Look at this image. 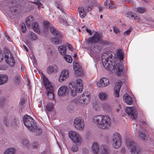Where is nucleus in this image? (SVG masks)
Here are the masks:
<instances>
[{"mask_svg": "<svg viewBox=\"0 0 154 154\" xmlns=\"http://www.w3.org/2000/svg\"><path fill=\"white\" fill-rule=\"evenodd\" d=\"M114 57L112 54H103L102 56V61L104 67L109 71H115L118 75H120L123 69L122 65L119 63H114Z\"/></svg>", "mask_w": 154, "mask_h": 154, "instance_id": "nucleus-1", "label": "nucleus"}, {"mask_svg": "<svg viewBox=\"0 0 154 154\" xmlns=\"http://www.w3.org/2000/svg\"><path fill=\"white\" fill-rule=\"evenodd\" d=\"M93 121L98 128L101 129H108L111 126V120L108 115H100L95 116L93 118Z\"/></svg>", "mask_w": 154, "mask_h": 154, "instance_id": "nucleus-2", "label": "nucleus"}, {"mask_svg": "<svg viewBox=\"0 0 154 154\" xmlns=\"http://www.w3.org/2000/svg\"><path fill=\"white\" fill-rule=\"evenodd\" d=\"M76 83L70 82L69 85V91L72 96H75L77 93H80L83 90V85L82 79H78L76 80Z\"/></svg>", "mask_w": 154, "mask_h": 154, "instance_id": "nucleus-3", "label": "nucleus"}, {"mask_svg": "<svg viewBox=\"0 0 154 154\" xmlns=\"http://www.w3.org/2000/svg\"><path fill=\"white\" fill-rule=\"evenodd\" d=\"M43 84L47 91V95L49 99L53 100L54 98L53 86L46 77H43Z\"/></svg>", "mask_w": 154, "mask_h": 154, "instance_id": "nucleus-4", "label": "nucleus"}, {"mask_svg": "<svg viewBox=\"0 0 154 154\" xmlns=\"http://www.w3.org/2000/svg\"><path fill=\"white\" fill-rule=\"evenodd\" d=\"M51 32L55 36V38H52L51 39L52 42L55 45H59L61 43L62 35L59 31L57 30L53 26L50 27Z\"/></svg>", "mask_w": 154, "mask_h": 154, "instance_id": "nucleus-5", "label": "nucleus"}, {"mask_svg": "<svg viewBox=\"0 0 154 154\" xmlns=\"http://www.w3.org/2000/svg\"><path fill=\"white\" fill-rule=\"evenodd\" d=\"M23 120L24 125L31 131H33L36 127V123L32 118L30 116L26 115L23 117Z\"/></svg>", "mask_w": 154, "mask_h": 154, "instance_id": "nucleus-6", "label": "nucleus"}, {"mask_svg": "<svg viewBox=\"0 0 154 154\" xmlns=\"http://www.w3.org/2000/svg\"><path fill=\"white\" fill-rule=\"evenodd\" d=\"M112 140V144L113 147L115 149H118L121 146L122 139L120 134L116 132L113 134Z\"/></svg>", "mask_w": 154, "mask_h": 154, "instance_id": "nucleus-7", "label": "nucleus"}, {"mask_svg": "<svg viewBox=\"0 0 154 154\" xmlns=\"http://www.w3.org/2000/svg\"><path fill=\"white\" fill-rule=\"evenodd\" d=\"M89 94L88 92H86L85 94H83L78 99V101L81 104V105H86L89 102L90 98Z\"/></svg>", "mask_w": 154, "mask_h": 154, "instance_id": "nucleus-8", "label": "nucleus"}, {"mask_svg": "<svg viewBox=\"0 0 154 154\" xmlns=\"http://www.w3.org/2000/svg\"><path fill=\"white\" fill-rule=\"evenodd\" d=\"M69 136L70 138L75 143H80L81 141V139L79 134L73 131H69Z\"/></svg>", "mask_w": 154, "mask_h": 154, "instance_id": "nucleus-9", "label": "nucleus"}, {"mask_svg": "<svg viewBox=\"0 0 154 154\" xmlns=\"http://www.w3.org/2000/svg\"><path fill=\"white\" fill-rule=\"evenodd\" d=\"M74 125L77 129L81 131L83 130L84 125L83 121L81 118H76L74 121Z\"/></svg>", "mask_w": 154, "mask_h": 154, "instance_id": "nucleus-10", "label": "nucleus"}, {"mask_svg": "<svg viewBox=\"0 0 154 154\" xmlns=\"http://www.w3.org/2000/svg\"><path fill=\"white\" fill-rule=\"evenodd\" d=\"M100 40V36L97 32H96L94 35L87 40L88 43L94 44L99 42Z\"/></svg>", "mask_w": 154, "mask_h": 154, "instance_id": "nucleus-11", "label": "nucleus"}, {"mask_svg": "<svg viewBox=\"0 0 154 154\" xmlns=\"http://www.w3.org/2000/svg\"><path fill=\"white\" fill-rule=\"evenodd\" d=\"M109 84V80L107 78H102L99 82H97V85L99 87H104L108 86Z\"/></svg>", "mask_w": 154, "mask_h": 154, "instance_id": "nucleus-12", "label": "nucleus"}, {"mask_svg": "<svg viewBox=\"0 0 154 154\" xmlns=\"http://www.w3.org/2000/svg\"><path fill=\"white\" fill-rule=\"evenodd\" d=\"M126 113L132 118V120H135V109L132 107H127L125 109Z\"/></svg>", "mask_w": 154, "mask_h": 154, "instance_id": "nucleus-13", "label": "nucleus"}, {"mask_svg": "<svg viewBox=\"0 0 154 154\" xmlns=\"http://www.w3.org/2000/svg\"><path fill=\"white\" fill-rule=\"evenodd\" d=\"M69 70L65 69L63 70L59 77V80L60 82H62L67 78L69 76Z\"/></svg>", "mask_w": 154, "mask_h": 154, "instance_id": "nucleus-14", "label": "nucleus"}, {"mask_svg": "<svg viewBox=\"0 0 154 154\" xmlns=\"http://www.w3.org/2000/svg\"><path fill=\"white\" fill-rule=\"evenodd\" d=\"M135 122H137V124L139 123L140 126V129L141 131H144L145 130V128H146L147 126L146 123L144 121L140 120L138 121L137 119V114H136V111L135 110Z\"/></svg>", "mask_w": 154, "mask_h": 154, "instance_id": "nucleus-15", "label": "nucleus"}, {"mask_svg": "<svg viewBox=\"0 0 154 154\" xmlns=\"http://www.w3.org/2000/svg\"><path fill=\"white\" fill-rule=\"evenodd\" d=\"M142 22L150 25L152 28H154V21L149 17H143L142 19Z\"/></svg>", "mask_w": 154, "mask_h": 154, "instance_id": "nucleus-16", "label": "nucleus"}, {"mask_svg": "<svg viewBox=\"0 0 154 154\" xmlns=\"http://www.w3.org/2000/svg\"><path fill=\"white\" fill-rule=\"evenodd\" d=\"M123 99L127 104L131 105L132 104V99L128 94L126 93L124 95Z\"/></svg>", "mask_w": 154, "mask_h": 154, "instance_id": "nucleus-17", "label": "nucleus"}, {"mask_svg": "<svg viewBox=\"0 0 154 154\" xmlns=\"http://www.w3.org/2000/svg\"><path fill=\"white\" fill-rule=\"evenodd\" d=\"M67 88L65 86H62L60 87L58 91V94L59 95L63 96L64 95L67 91Z\"/></svg>", "mask_w": 154, "mask_h": 154, "instance_id": "nucleus-18", "label": "nucleus"}, {"mask_svg": "<svg viewBox=\"0 0 154 154\" xmlns=\"http://www.w3.org/2000/svg\"><path fill=\"white\" fill-rule=\"evenodd\" d=\"M122 86V83L118 82L115 85L114 88V95L115 97H119V92Z\"/></svg>", "mask_w": 154, "mask_h": 154, "instance_id": "nucleus-19", "label": "nucleus"}, {"mask_svg": "<svg viewBox=\"0 0 154 154\" xmlns=\"http://www.w3.org/2000/svg\"><path fill=\"white\" fill-rule=\"evenodd\" d=\"M127 146L129 148L131 154H135V143L134 141L127 142Z\"/></svg>", "mask_w": 154, "mask_h": 154, "instance_id": "nucleus-20", "label": "nucleus"}, {"mask_svg": "<svg viewBox=\"0 0 154 154\" xmlns=\"http://www.w3.org/2000/svg\"><path fill=\"white\" fill-rule=\"evenodd\" d=\"M78 11L80 16L82 18H83L86 15V13L84 10V7H79L78 8Z\"/></svg>", "mask_w": 154, "mask_h": 154, "instance_id": "nucleus-21", "label": "nucleus"}, {"mask_svg": "<svg viewBox=\"0 0 154 154\" xmlns=\"http://www.w3.org/2000/svg\"><path fill=\"white\" fill-rule=\"evenodd\" d=\"M75 104V102L74 100H72L69 103L67 109L70 112H72L74 111V106Z\"/></svg>", "mask_w": 154, "mask_h": 154, "instance_id": "nucleus-22", "label": "nucleus"}, {"mask_svg": "<svg viewBox=\"0 0 154 154\" xmlns=\"http://www.w3.org/2000/svg\"><path fill=\"white\" fill-rule=\"evenodd\" d=\"M8 76L6 74H0V85L6 83L8 80Z\"/></svg>", "mask_w": 154, "mask_h": 154, "instance_id": "nucleus-23", "label": "nucleus"}, {"mask_svg": "<svg viewBox=\"0 0 154 154\" xmlns=\"http://www.w3.org/2000/svg\"><path fill=\"white\" fill-rule=\"evenodd\" d=\"M105 5L106 8L112 9L115 7V6L112 4L110 0H107L105 2Z\"/></svg>", "mask_w": 154, "mask_h": 154, "instance_id": "nucleus-24", "label": "nucleus"}, {"mask_svg": "<svg viewBox=\"0 0 154 154\" xmlns=\"http://www.w3.org/2000/svg\"><path fill=\"white\" fill-rule=\"evenodd\" d=\"M116 55L117 57L120 60H122L124 59L123 54L122 52V50L119 49L117 50L116 53Z\"/></svg>", "mask_w": 154, "mask_h": 154, "instance_id": "nucleus-25", "label": "nucleus"}, {"mask_svg": "<svg viewBox=\"0 0 154 154\" xmlns=\"http://www.w3.org/2000/svg\"><path fill=\"white\" fill-rule=\"evenodd\" d=\"M28 37L31 41L36 40L38 38L37 35L32 32H29V33Z\"/></svg>", "mask_w": 154, "mask_h": 154, "instance_id": "nucleus-26", "label": "nucleus"}, {"mask_svg": "<svg viewBox=\"0 0 154 154\" xmlns=\"http://www.w3.org/2000/svg\"><path fill=\"white\" fill-rule=\"evenodd\" d=\"M92 150L95 154H97L99 150V147L97 142H94L92 146Z\"/></svg>", "mask_w": 154, "mask_h": 154, "instance_id": "nucleus-27", "label": "nucleus"}, {"mask_svg": "<svg viewBox=\"0 0 154 154\" xmlns=\"http://www.w3.org/2000/svg\"><path fill=\"white\" fill-rule=\"evenodd\" d=\"M32 26L33 30L35 32L37 33L40 32V29L38 23H37L36 22L33 23L32 24Z\"/></svg>", "mask_w": 154, "mask_h": 154, "instance_id": "nucleus-28", "label": "nucleus"}, {"mask_svg": "<svg viewBox=\"0 0 154 154\" xmlns=\"http://www.w3.org/2000/svg\"><path fill=\"white\" fill-rule=\"evenodd\" d=\"M53 109V104L52 103L48 102L46 106V111L48 112L51 111Z\"/></svg>", "mask_w": 154, "mask_h": 154, "instance_id": "nucleus-29", "label": "nucleus"}, {"mask_svg": "<svg viewBox=\"0 0 154 154\" xmlns=\"http://www.w3.org/2000/svg\"><path fill=\"white\" fill-rule=\"evenodd\" d=\"M66 47L64 46L60 45L58 47V50L60 53L63 55L66 54Z\"/></svg>", "mask_w": 154, "mask_h": 154, "instance_id": "nucleus-30", "label": "nucleus"}, {"mask_svg": "<svg viewBox=\"0 0 154 154\" xmlns=\"http://www.w3.org/2000/svg\"><path fill=\"white\" fill-rule=\"evenodd\" d=\"M7 63L11 66H13L15 64V60L13 56L10 57L8 60L6 59Z\"/></svg>", "mask_w": 154, "mask_h": 154, "instance_id": "nucleus-31", "label": "nucleus"}, {"mask_svg": "<svg viewBox=\"0 0 154 154\" xmlns=\"http://www.w3.org/2000/svg\"><path fill=\"white\" fill-rule=\"evenodd\" d=\"M74 69L75 71V74L76 76L79 77L80 76L82 75L83 74V71L80 69L76 67H74Z\"/></svg>", "mask_w": 154, "mask_h": 154, "instance_id": "nucleus-32", "label": "nucleus"}, {"mask_svg": "<svg viewBox=\"0 0 154 154\" xmlns=\"http://www.w3.org/2000/svg\"><path fill=\"white\" fill-rule=\"evenodd\" d=\"M91 6H87L85 7V11L87 12H89L91 11L92 8V6H94L96 5V3L95 2L93 1L92 2Z\"/></svg>", "mask_w": 154, "mask_h": 154, "instance_id": "nucleus-33", "label": "nucleus"}, {"mask_svg": "<svg viewBox=\"0 0 154 154\" xmlns=\"http://www.w3.org/2000/svg\"><path fill=\"white\" fill-rule=\"evenodd\" d=\"M3 122L5 125L7 126L9 125L11 123V119L9 117L7 116L4 117Z\"/></svg>", "mask_w": 154, "mask_h": 154, "instance_id": "nucleus-34", "label": "nucleus"}, {"mask_svg": "<svg viewBox=\"0 0 154 154\" xmlns=\"http://www.w3.org/2000/svg\"><path fill=\"white\" fill-rule=\"evenodd\" d=\"M15 149L14 148H10L6 149L4 152V154H14Z\"/></svg>", "mask_w": 154, "mask_h": 154, "instance_id": "nucleus-35", "label": "nucleus"}, {"mask_svg": "<svg viewBox=\"0 0 154 154\" xmlns=\"http://www.w3.org/2000/svg\"><path fill=\"white\" fill-rule=\"evenodd\" d=\"M98 96L100 99L102 100H105L107 97V94L103 92L100 93Z\"/></svg>", "mask_w": 154, "mask_h": 154, "instance_id": "nucleus-36", "label": "nucleus"}, {"mask_svg": "<svg viewBox=\"0 0 154 154\" xmlns=\"http://www.w3.org/2000/svg\"><path fill=\"white\" fill-rule=\"evenodd\" d=\"M32 132H36V135H39L41 134L42 132V130L41 128H38L36 124V127L35 128V129L33 131H31Z\"/></svg>", "mask_w": 154, "mask_h": 154, "instance_id": "nucleus-37", "label": "nucleus"}, {"mask_svg": "<svg viewBox=\"0 0 154 154\" xmlns=\"http://www.w3.org/2000/svg\"><path fill=\"white\" fill-rule=\"evenodd\" d=\"M101 149V154H109V151L106 145H102Z\"/></svg>", "mask_w": 154, "mask_h": 154, "instance_id": "nucleus-38", "label": "nucleus"}, {"mask_svg": "<svg viewBox=\"0 0 154 154\" xmlns=\"http://www.w3.org/2000/svg\"><path fill=\"white\" fill-rule=\"evenodd\" d=\"M50 25V23L48 21H45L43 23L44 31H47L48 30V28Z\"/></svg>", "mask_w": 154, "mask_h": 154, "instance_id": "nucleus-39", "label": "nucleus"}, {"mask_svg": "<svg viewBox=\"0 0 154 154\" xmlns=\"http://www.w3.org/2000/svg\"><path fill=\"white\" fill-rule=\"evenodd\" d=\"M66 61L69 63H71L72 62V59L71 56L69 55H66L63 57Z\"/></svg>", "mask_w": 154, "mask_h": 154, "instance_id": "nucleus-40", "label": "nucleus"}, {"mask_svg": "<svg viewBox=\"0 0 154 154\" xmlns=\"http://www.w3.org/2000/svg\"><path fill=\"white\" fill-rule=\"evenodd\" d=\"M139 138L142 140L144 141L147 138L146 134L143 132H140L139 133Z\"/></svg>", "mask_w": 154, "mask_h": 154, "instance_id": "nucleus-41", "label": "nucleus"}, {"mask_svg": "<svg viewBox=\"0 0 154 154\" xmlns=\"http://www.w3.org/2000/svg\"><path fill=\"white\" fill-rule=\"evenodd\" d=\"M33 17L32 16H29L28 18H27L26 20V26H29L30 25L31 23V21L32 20H30V19L33 20Z\"/></svg>", "mask_w": 154, "mask_h": 154, "instance_id": "nucleus-42", "label": "nucleus"}, {"mask_svg": "<svg viewBox=\"0 0 154 154\" xmlns=\"http://www.w3.org/2000/svg\"><path fill=\"white\" fill-rule=\"evenodd\" d=\"M101 47L99 45H96L93 47L94 51L96 53H99L101 50Z\"/></svg>", "mask_w": 154, "mask_h": 154, "instance_id": "nucleus-43", "label": "nucleus"}, {"mask_svg": "<svg viewBox=\"0 0 154 154\" xmlns=\"http://www.w3.org/2000/svg\"><path fill=\"white\" fill-rule=\"evenodd\" d=\"M136 12L140 14H143L146 11L145 8L142 7H138L137 8Z\"/></svg>", "mask_w": 154, "mask_h": 154, "instance_id": "nucleus-44", "label": "nucleus"}, {"mask_svg": "<svg viewBox=\"0 0 154 154\" xmlns=\"http://www.w3.org/2000/svg\"><path fill=\"white\" fill-rule=\"evenodd\" d=\"M39 144L37 141H35L32 143V147L34 149H36L39 147Z\"/></svg>", "mask_w": 154, "mask_h": 154, "instance_id": "nucleus-45", "label": "nucleus"}, {"mask_svg": "<svg viewBox=\"0 0 154 154\" xmlns=\"http://www.w3.org/2000/svg\"><path fill=\"white\" fill-rule=\"evenodd\" d=\"M54 71V67L51 66H49L47 69V72L49 74H51Z\"/></svg>", "mask_w": 154, "mask_h": 154, "instance_id": "nucleus-46", "label": "nucleus"}, {"mask_svg": "<svg viewBox=\"0 0 154 154\" xmlns=\"http://www.w3.org/2000/svg\"><path fill=\"white\" fill-rule=\"evenodd\" d=\"M99 43L101 45H105L110 44V42H109L107 41L102 40L101 38Z\"/></svg>", "mask_w": 154, "mask_h": 154, "instance_id": "nucleus-47", "label": "nucleus"}, {"mask_svg": "<svg viewBox=\"0 0 154 154\" xmlns=\"http://www.w3.org/2000/svg\"><path fill=\"white\" fill-rule=\"evenodd\" d=\"M125 15L126 17H129L130 19H135L134 17V16L132 14L131 12H128Z\"/></svg>", "mask_w": 154, "mask_h": 154, "instance_id": "nucleus-48", "label": "nucleus"}, {"mask_svg": "<svg viewBox=\"0 0 154 154\" xmlns=\"http://www.w3.org/2000/svg\"><path fill=\"white\" fill-rule=\"evenodd\" d=\"M56 6L57 8L59 9L61 12H64V9L63 8V6L62 5H60L58 3H57Z\"/></svg>", "mask_w": 154, "mask_h": 154, "instance_id": "nucleus-49", "label": "nucleus"}, {"mask_svg": "<svg viewBox=\"0 0 154 154\" xmlns=\"http://www.w3.org/2000/svg\"><path fill=\"white\" fill-rule=\"evenodd\" d=\"M20 26L22 32L23 33L25 32L26 31V28L25 23H23L21 24Z\"/></svg>", "mask_w": 154, "mask_h": 154, "instance_id": "nucleus-50", "label": "nucleus"}, {"mask_svg": "<svg viewBox=\"0 0 154 154\" xmlns=\"http://www.w3.org/2000/svg\"><path fill=\"white\" fill-rule=\"evenodd\" d=\"M71 149L73 152H76L78 149V145H72L71 147Z\"/></svg>", "mask_w": 154, "mask_h": 154, "instance_id": "nucleus-51", "label": "nucleus"}, {"mask_svg": "<svg viewBox=\"0 0 154 154\" xmlns=\"http://www.w3.org/2000/svg\"><path fill=\"white\" fill-rule=\"evenodd\" d=\"M14 82L16 84H19L20 82V77L19 75H17L15 77Z\"/></svg>", "mask_w": 154, "mask_h": 154, "instance_id": "nucleus-52", "label": "nucleus"}, {"mask_svg": "<svg viewBox=\"0 0 154 154\" xmlns=\"http://www.w3.org/2000/svg\"><path fill=\"white\" fill-rule=\"evenodd\" d=\"M22 144L24 146L28 147L29 145L28 140L26 139H23L22 141Z\"/></svg>", "mask_w": 154, "mask_h": 154, "instance_id": "nucleus-53", "label": "nucleus"}, {"mask_svg": "<svg viewBox=\"0 0 154 154\" xmlns=\"http://www.w3.org/2000/svg\"><path fill=\"white\" fill-rule=\"evenodd\" d=\"M113 30L115 34H117L120 33V30L116 26H114Z\"/></svg>", "mask_w": 154, "mask_h": 154, "instance_id": "nucleus-54", "label": "nucleus"}, {"mask_svg": "<svg viewBox=\"0 0 154 154\" xmlns=\"http://www.w3.org/2000/svg\"><path fill=\"white\" fill-rule=\"evenodd\" d=\"M6 102V99L2 98L0 99V105L2 106Z\"/></svg>", "mask_w": 154, "mask_h": 154, "instance_id": "nucleus-55", "label": "nucleus"}, {"mask_svg": "<svg viewBox=\"0 0 154 154\" xmlns=\"http://www.w3.org/2000/svg\"><path fill=\"white\" fill-rule=\"evenodd\" d=\"M8 66L5 65H0V70H5L8 69Z\"/></svg>", "mask_w": 154, "mask_h": 154, "instance_id": "nucleus-56", "label": "nucleus"}, {"mask_svg": "<svg viewBox=\"0 0 154 154\" xmlns=\"http://www.w3.org/2000/svg\"><path fill=\"white\" fill-rule=\"evenodd\" d=\"M66 46L68 47V48L71 51L73 50V48L71 45L69 43H67L66 44Z\"/></svg>", "mask_w": 154, "mask_h": 154, "instance_id": "nucleus-57", "label": "nucleus"}, {"mask_svg": "<svg viewBox=\"0 0 154 154\" xmlns=\"http://www.w3.org/2000/svg\"><path fill=\"white\" fill-rule=\"evenodd\" d=\"M135 154H140L141 153L140 149H137L136 145H135Z\"/></svg>", "mask_w": 154, "mask_h": 154, "instance_id": "nucleus-58", "label": "nucleus"}, {"mask_svg": "<svg viewBox=\"0 0 154 154\" xmlns=\"http://www.w3.org/2000/svg\"><path fill=\"white\" fill-rule=\"evenodd\" d=\"M9 10H10V11H12V12H15L16 9V7L14 6H12L11 7H9Z\"/></svg>", "mask_w": 154, "mask_h": 154, "instance_id": "nucleus-59", "label": "nucleus"}, {"mask_svg": "<svg viewBox=\"0 0 154 154\" xmlns=\"http://www.w3.org/2000/svg\"><path fill=\"white\" fill-rule=\"evenodd\" d=\"M131 32V30H127L124 32L123 34L124 35H128L130 34Z\"/></svg>", "mask_w": 154, "mask_h": 154, "instance_id": "nucleus-60", "label": "nucleus"}, {"mask_svg": "<svg viewBox=\"0 0 154 154\" xmlns=\"http://www.w3.org/2000/svg\"><path fill=\"white\" fill-rule=\"evenodd\" d=\"M34 4L37 5L39 8L40 7V6L41 5V3L39 2H33Z\"/></svg>", "mask_w": 154, "mask_h": 154, "instance_id": "nucleus-61", "label": "nucleus"}, {"mask_svg": "<svg viewBox=\"0 0 154 154\" xmlns=\"http://www.w3.org/2000/svg\"><path fill=\"white\" fill-rule=\"evenodd\" d=\"M25 103V100L24 98H22L21 100L20 101V104L23 106V105Z\"/></svg>", "mask_w": 154, "mask_h": 154, "instance_id": "nucleus-62", "label": "nucleus"}, {"mask_svg": "<svg viewBox=\"0 0 154 154\" xmlns=\"http://www.w3.org/2000/svg\"><path fill=\"white\" fill-rule=\"evenodd\" d=\"M60 23H61L66 24V21L64 20L63 18H60Z\"/></svg>", "mask_w": 154, "mask_h": 154, "instance_id": "nucleus-63", "label": "nucleus"}, {"mask_svg": "<svg viewBox=\"0 0 154 154\" xmlns=\"http://www.w3.org/2000/svg\"><path fill=\"white\" fill-rule=\"evenodd\" d=\"M4 54H9V51L8 49L5 48L4 50Z\"/></svg>", "mask_w": 154, "mask_h": 154, "instance_id": "nucleus-64", "label": "nucleus"}]
</instances>
